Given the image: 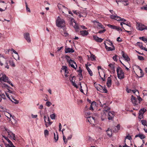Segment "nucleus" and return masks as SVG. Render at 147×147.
Wrapping results in <instances>:
<instances>
[{
    "instance_id": "nucleus-22",
    "label": "nucleus",
    "mask_w": 147,
    "mask_h": 147,
    "mask_svg": "<svg viewBox=\"0 0 147 147\" xmlns=\"http://www.w3.org/2000/svg\"><path fill=\"white\" fill-rule=\"evenodd\" d=\"M105 46V47L106 49L108 51H112L115 50V48L114 47H108L106 45L105 43H104Z\"/></svg>"
},
{
    "instance_id": "nucleus-36",
    "label": "nucleus",
    "mask_w": 147,
    "mask_h": 147,
    "mask_svg": "<svg viewBox=\"0 0 147 147\" xmlns=\"http://www.w3.org/2000/svg\"><path fill=\"white\" fill-rule=\"evenodd\" d=\"M76 22H75V20L73 18H72L70 20V25L71 26H73V23H74V24L76 23Z\"/></svg>"
},
{
    "instance_id": "nucleus-31",
    "label": "nucleus",
    "mask_w": 147,
    "mask_h": 147,
    "mask_svg": "<svg viewBox=\"0 0 147 147\" xmlns=\"http://www.w3.org/2000/svg\"><path fill=\"white\" fill-rule=\"evenodd\" d=\"M146 111V110L144 108L140 109L139 112V115H143Z\"/></svg>"
},
{
    "instance_id": "nucleus-53",
    "label": "nucleus",
    "mask_w": 147,
    "mask_h": 147,
    "mask_svg": "<svg viewBox=\"0 0 147 147\" xmlns=\"http://www.w3.org/2000/svg\"><path fill=\"white\" fill-rule=\"evenodd\" d=\"M110 109V108L108 107H105L103 111V112H107Z\"/></svg>"
},
{
    "instance_id": "nucleus-24",
    "label": "nucleus",
    "mask_w": 147,
    "mask_h": 147,
    "mask_svg": "<svg viewBox=\"0 0 147 147\" xmlns=\"http://www.w3.org/2000/svg\"><path fill=\"white\" fill-rule=\"evenodd\" d=\"M111 84V80L110 77H109L107 79V86L108 87H110Z\"/></svg>"
},
{
    "instance_id": "nucleus-33",
    "label": "nucleus",
    "mask_w": 147,
    "mask_h": 147,
    "mask_svg": "<svg viewBox=\"0 0 147 147\" xmlns=\"http://www.w3.org/2000/svg\"><path fill=\"white\" fill-rule=\"evenodd\" d=\"M74 25H73V26L74 27V28L75 29L76 31V32H78V31L79 29V27L78 24H76V23H75Z\"/></svg>"
},
{
    "instance_id": "nucleus-12",
    "label": "nucleus",
    "mask_w": 147,
    "mask_h": 147,
    "mask_svg": "<svg viewBox=\"0 0 147 147\" xmlns=\"http://www.w3.org/2000/svg\"><path fill=\"white\" fill-rule=\"evenodd\" d=\"M131 100L134 106L138 104V102H137V98L133 95L131 96Z\"/></svg>"
},
{
    "instance_id": "nucleus-17",
    "label": "nucleus",
    "mask_w": 147,
    "mask_h": 147,
    "mask_svg": "<svg viewBox=\"0 0 147 147\" xmlns=\"http://www.w3.org/2000/svg\"><path fill=\"white\" fill-rule=\"evenodd\" d=\"M94 39V40L98 42H102L103 39L101 38H99L96 36H93Z\"/></svg>"
},
{
    "instance_id": "nucleus-64",
    "label": "nucleus",
    "mask_w": 147,
    "mask_h": 147,
    "mask_svg": "<svg viewBox=\"0 0 147 147\" xmlns=\"http://www.w3.org/2000/svg\"><path fill=\"white\" fill-rule=\"evenodd\" d=\"M145 132L146 133H147V125L145 126H144V128H143Z\"/></svg>"
},
{
    "instance_id": "nucleus-55",
    "label": "nucleus",
    "mask_w": 147,
    "mask_h": 147,
    "mask_svg": "<svg viewBox=\"0 0 147 147\" xmlns=\"http://www.w3.org/2000/svg\"><path fill=\"white\" fill-rule=\"evenodd\" d=\"M95 85V84H94V86L96 88L97 90L100 92V90H100V89L101 88V87H100V86H99V84H98V87H96Z\"/></svg>"
},
{
    "instance_id": "nucleus-7",
    "label": "nucleus",
    "mask_w": 147,
    "mask_h": 147,
    "mask_svg": "<svg viewBox=\"0 0 147 147\" xmlns=\"http://www.w3.org/2000/svg\"><path fill=\"white\" fill-rule=\"evenodd\" d=\"M3 137L5 139V140L7 141L9 143V144H5V147H15V146H14L12 143L11 142V141L7 137H5L4 136H3Z\"/></svg>"
},
{
    "instance_id": "nucleus-35",
    "label": "nucleus",
    "mask_w": 147,
    "mask_h": 147,
    "mask_svg": "<svg viewBox=\"0 0 147 147\" xmlns=\"http://www.w3.org/2000/svg\"><path fill=\"white\" fill-rule=\"evenodd\" d=\"M141 122L142 124L144 126H146L147 125V122L145 120H142L141 121Z\"/></svg>"
},
{
    "instance_id": "nucleus-28",
    "label": "nucleus",
    "mask_w": 147,
    "mask_h": 147,
    "mask_svg": "<svg viewBox=\"0 0 147 147\" xmlns=\"http://www.w3.org/2000/svg\"><path fill=\"white\" fill-rule=\"evenodd\" d=\"M85 65L86 68L87 69L90 76H92L93 75V73L92 71L88 67V65L87 64H86Z\"/></svg>"
},
{
    "instance_id": "nucleus-38",
    "label": "nucleus",
    "mask_w": 147,
    "mask_h": 147,
    "mask_svg": "<svg viewBox=\"0 0 147 147\" xmlns=\"http://www.w3.org/2000/svg\"><path fill=\"white\" fill-rule=\"evenodd\" d=\"M16 55H15L14 57V58L16 59L17 60V59L18 60H20V56L18 54V53H17V54H16Z\"/></svg>"
},
{
    "instance_id": "nucleus-49",
    "label": "nucleus",
    "mask_w": 147,
    "mask_h": 147,
    "mask_svg": "<svg viewBox=\"0 0 147 147\" xmlns=\"http://www.w3.org/2000/svg\"><path fill=\"white\" fill-rule=\"evenodd\" d=\"M140 39L142 40L144 42H146L147 40V38H145L144 37H140L139 38Z\"/></svg>"
},
{
    "instance_id": "nucleus-20",
    "label": "nucleus",
    "mask_w": 147,
    "mask_h": 147,
    "mask_svg": "<svg viewBox=\"0 0 147 147\" xmlns=\"http://www.w3.org/2000/svg\"><path fill=\"white\" fill-rule=\"evenodd\" d=\"M5 115L7 117V118L9 119V121H10V120H11V119H10V117L11 118V117H12V119L14 120V116H12V115L11 114L8 113L7 112H6L5 113Z\"/></svg>"
},
{
    "instance_id": "nucleus-29",
    "label": "nucleus",
    "mask_w": 147,
    "mask_h": 147,
    "mask_svg": "<svg viewBox=\"0 0 147 147\" xmlns=\"http://www.w3.org/2000/svg\"><path fill=\"white\" fill-rule=\"evenodd\" d=\"M5 129L6 130L8 133V137H9L10 138H11L12 137V138L13 135L12 134H13L11 131H10L9 130H8L6 128H5Z\"/></svg>"
},
{
    "instance_id": "nucleus-46",
    "label": "nucleus",
    "mask_w": 147,
    "mask_h": 147,
    "mask_svg": "<svg viewBox=\"0 0 147 147\" xmlns=\"http://www.w3.org/2000/svg\"><path fill=\"white\" fill-rule=\"evenodd\" d=\"M109 66L110 67L111 69L115 71V67L113 66V64H110L109 65Z\"/></svg>"
},
{
    "instance_id": "nucleus-26",
    "label": "nucleus",
    "mask_w": 147,
    "mask_h": 147,
    "mask_svg": "<svg viewBox=\"0 0 147 147\" xmlns=\"http://www.w3.org/2000/svg\"><path fill=\"white\" fill-rule=\"evenodd\" d=\"M5 99L6 97L4 94H2L1 91L0 90V102H1L2 99Z\"/></svg>"
},
{
    "instance_id": "nucleus-11",
    "label": "nucleus",
    "mask_w": 147,
    "mask_h": 147,
    "mask_svg": "<svg viewBox=\"0 0 147 147\" xmlns=\"http://www.w3.org/2000/svg\"><path fill=\"white\" fill-rule=\"evenodd\" d=\"M93 22L94 23V25L98 26V28L99 29L101 28L102 29H105V27H103L102 25L98 22L94 20L93 21Z\"/></svg>"
},
{
    "instance_id": "nucleus-6",
    "label": "nucleus",
    "mask_w": 147,
    "mask_h": 147,
    "mask_svg": "<svg viewBox=\"0 0 147 147\" xmlns=\"http://www.w3.org/2000/svg\"><path fill=\"white\" fill-rule=\"evenodd\" d=\"M110 18L112 19H115L117 21H122L123 22H125L126 21V20L123 19L117 16H115L114 15H111L110 16Z\"/></svg>"
},
{
    "instance_id": "nucleus-42",
    "label": "nucleus",
    "mask_w": 147,
    "mask_h": 147,
    "mask_svg": "<svg viewBox=\"0 0 147 147\" xmlns=\"http://www.w3.org/2000/svg\"><path fill=\"white\" fill-rule=\"evenodd\" d=\"M122 2H123V4L124 5H127L129 4V3L128 2V0H126L125 1H122Z\"/></svg>"
},
{
    "instance_id": "nucleus-10",
    "label": "nucleus",
    "mask_w": 147,
    "mask_h": 147,
    "mask_svg": "<svg viewBox=\"0 0 147 147\" xmlns=\"http://www.w3.org/2000/svg\"><path fill=\"white\" fill-rule=\"evenodd\" d=\"M115 116V113L113 111H109L108 113V119L109 120H112Z\"/></svg>"
},
{
    "instance_id": "nucleus-30",
    "label": "nucleus",
    "mask_w": 147,
    "mask_h": 147,
    "mask_svg": "<svg viewBox=\"0 0 147 147\" xmlns=\"http://www.w3.org/2000/svg\"><path fill=\"white\" fill-rule=\"evenodd\" d=\"M107 134L109 137H111L112 135V131L111 129L109 128H108L106 131Z\"/></svg>"
},
{
    "instance_id": "nucleus-54",
    "label": "nucleus",
    "mask_w": 147,
    "mask_h": 147,
    "mask_svg": "<svg viewBox=\"0 0 147 147\" xmlns=\"http://www.w3.org/2000/svg\"><path fill=\"white\" fill-rule=\"evenodd\" d=\"M138 58L140 60L143 61L144 60V58L143 57L140 56H138Z\"/></svg>"
},
{
    "instance_id": "nucleus-1",
    "label": "nucleus",
    "mask_w": 147,
    "mask_h": 147,
    "mask_svg": "<svg viewBox=\"0 0 147 147\" xmlns=\"http://www.w3.org/2000/svg\"><path fill=\"white\" fill-rule=\"evenodd\" d=\"M8 61L3 55L0 54V65L5 68L9 69V67L8 65Z\"/></svg>"
},
{
    "instance_id": "nucleus-14",
    "label": "nucleus",
    "mask_w": 147,
    "mask_h": 147,
    "mask_svg": "<svg viewBox=\"0 0 147 147\" xmlns=\"http://www.w3.org/2000/svg\"><path fill=\"white\" fill-rule=\"evenodd\" d=\"M69 65L71 66L72 67L74 68L75 69H76V67H75V66L73 64L74 63L76 64V67H77V65L76 64V63L74 61H73L71 59H70V60H69Z\"/></svg>"
},
{
    "instance_id": "nucleus-43",
    "label": "nucleus",
    "mask_w": 147,
    "mask_h": 147,
    "mask_svg": "<svg viewBox=\"0 0 147 147\" xmlns=\"http://www.w3.org/2000/svg\"><path fill=\"white\" fill-rule=\"evenodd\" d=\"M138 137H139L141 139H142L145 138V136L142 134H139L138 135Z\"/></svg>"
},
{
    "instance_id": "nucleus-40",
    "label": "nucleus",
    "mask_w": 147,
    "mask_h": 147,
    "mask_svg": "<svg viewBox=\"0 0 147 147\" xmlns=\"http://www.w3.org/2000/svg\"><path fill=\"white\" fill-rule=\"evenodd\" d=\"M99 102V105L102 107H105L106 106H107V104L106 103H103V104L101 103L100 101Z\"/></svg>"
},
{
    "instance_id": "nucleus-48",
    "label": "nucleus",
    "mask_w": 147,
    "mask_h": 147,
    "mask_svg": "<svg viewBox=\"0 0 147 147\" xmlns=\"http://www.w3.org/2000/svg\"><path fill=\"white\" fill-rule=\"evenodd\" d=\"M1 86L3 88H9V87L8 86V85L7 84H1Z\"/></svg>"
},
{
    "instance_id": "nucleus-32",
    "label": "nucleus",
    "mask_w": 147,
    "mask_h": 147,
    "mask_svg": "<svg viewBox=\"0 0 147 147\" xmlns=\"http://www.w3.org/2000/svg\"><path fill=\"white\" fill-rule=\"evenodd\" d=\"M56 134L55 133H54V139L55 142H56L58 140L59 138V136L57 133L56 132Z\"/></svg>"
},
{
    "instance_id": "nucleus-45",
    "label": "nucleus",
    "mask_w": 147,
    "mask_h": 147,
    "mask_svg": "<svg viewBox=\"0 0 147 147\" xmlns=\"http://www.w3.org/2000/svg\"><path fill=\"white\" fill-rule=\"evenodd\" d=\"M44 134L45 137L48 136L49 134V132L47 129L45 130L44 132Z\"/></svg>"
},
{
    "instance_id": "nucleus-13",
    "label": "nucleus",
    "mask_w": 147,
    "mask_h": 147,
    "mask_svg": "<svg viewBox=\"0 0 147 147\" xmlns=\"http://www.w3.org/2000/svg\"><path fill=\"white\" fill-rule=\"evenodd\" d=\"M24 38L28 42H30L31 39L29 34L28 33H26L24 34Z\"/></svg>"
},
{
    "instance_id": "nucleus-27",
    "label": "nucleus",
    "mask_w": 147,
    "mask_h": 147,
    "mask_svg": "<svg viewBox=\"0 0 147 147\" xmlns=\"http://www.w3.org/2000/svg\"><path fill=\"white\" fill-rule=\"evenodd\" d=\"M80 33L83 36H86L88 34V31L86 30L80 31Z\"/></svg>"
},
{
    "instance_id": "nucleus-3",
    "label": "nucleus",
    "mask_w": 147,
    "mask_h": 147,
    "mask_svg": "<svg viewBox=\"0 0 147 147\" xmlns=\"http://www.w3.org/2000/svg\"><path fill=\"white\" fill-rule=\"evenodd\" d=\"M117 71L118 77L119 79H122L124 78V73L121 68L119 67H117Z\"/></svg>"
},
{
    "instance_id": "nucleus-34",
    "label": "nucleus",
    "mask_w": 147,
    "mask_h": 147,
    "mask_svg": "<svg viewBox=\"0 0 147 147\" xmlns=\"http://www.w3.org/2000/svg\"><path fill=\"white\" fill-rule=\"evenodd\" d=\"M136 44L137 46H138L141 49H142V48H143V47L142 43L138 42L136 43Z\"/></svg>"
},
{
    "instance_id": "nucleus-56",
    "label": "nucleus",
    "mask_w": 147,
    "mask_h": 147,
    "mask_svg": "<svg viewBox=\"0 0 147 147\" xmlns=\"http://www.w3.org/2000/svg\"><path fill=\"white\" fill-rule=\"evenodd\" d=\"M8 88H7L8 90V92L10 93H11L12 94H15V92L14 91H13L9 89Z\"/></svg>"
},
{
    "instance_id": "nucleus-23",
    "label": "nucleus",
    "mask_w": 147,
    "mask_h": 147,
    "mask_svg": "<svg viewBox=\"0 0 147 147\" xmlns=\"http://www.w3.org/2000/svg\"><path fill=\"white\" fill-rule=\"evenodd\" d=\"M101 119L102 121H104L105 119H107V114L105 112H103V113H102Z\"/></svg>"
},
{
    "instance_id": "nucleus-9",
    "label": "nucleus",
    "mask_w": 147,
    "mask_h": 147,
    "mask_svg": "<svg viewBox=\"0 0 147 147\" xmlns=\"http://www.w3.org/2000/svg\"><path fill=\"white\" fill-rule=\"evenodd\" d=\"M5 93L7 96L12 102L16 104H17L19 103V101L14 99L13 97L11 95V98L10 97V96L7 93L5 92Z\"/></svg>"
},
{
    "instance_id": "nucleus-57",
    "label": "nucleus",
    "mask_w": 147,
    "mask_h": 147,
    "mask_svg": "<svg viewBox=\"0 0 147 147\" xmlns=\"http://www.w3.org/2000/svg\"><path fill=\"white\" fill-rule=\"evenodd\" d=\"M123 23L124 24H125L130 27L131 26V24L129 23H128L126 21V22H124Z\"/></svg>"
},
{
    "instance_id": "nucleus-60",
    "label": "nucleus",
    "mask_w": 147,
    "mask_h": 147,
    "mask_svg": "<svg viewBox=\"0 0 147 147\" xmlns=\"http://www.w3.org/2000/svg\"><path fill=\"white\" fill-rule=\"evenodd\" d=\"M62 35L63 36H67L68 35V34L66 32H63V33L62 34Z\"/></svg>"
},
{
    "instance_id": "nucleus-59",
    "label": "nucleus",
    "mask_w": 147,
    "mask_h": 147,
    "mask_svg": "<svg viewBox=\"0 0 147 147\" xmlns=\"http://www.w3.org/2000/svg\"><path fill=\"white\" fill-rule=\"evenodd\" d=\"M50 117L52 119H55V115L54 113L50 115Z\"/></svg>"
},
{
    "instance_id": "nucleus-51",
    "label": "nucleus",
    "mask_w": 147,
    "mask_h": 147,
    "mask_svg": "<svg viewBox=\"0 0 147 147\" xmlns=\"http://www.w3.org/2000/svg\"><path fill=\"white\" fill-rule=\"evenodd\" d=\"M79 69L78 70V72H79L78 75L79 76H82V70L81 69V68L80 67H79Z\"/></svg>"
},
{
    "instance_id": "nucleus-61",
    "label": "nucleus",
    "mask_w": 147,
    "mask_h": 147,
    "mask_svg": "<svg viewBox=\"0 0 147 147\" xmlns=\"http://www.w3.org/2000/svg\"><path fill=\"white\" fill-rule=\"evenodd\" d=\"M104 29L103 30H100L98 33L100 34H102V33H104L106 31V30L105 29Z\"/></svg>"
},
{
    "instance_id": "nucleus-63",
    "label": "nucleus",
    "mask_w": 147,
    "mask_h": 147,
    "mask_svg": "<svg viewBox=\"0 0 147 147\" xmlns=\"http://www.w3.org/2000/svg\"><path fill=\"white\" fill-rule=\"evenodd\" d=\"M117 55H115L113 56V58L114 61H117Z\"/></svg>"
},
{
    "instance_id": "nucleus-62",
    "label": "nucleus",
    "mask_w": 147,
    "mask_h": 147,
    "mask_svg": "<svg viewBox=\"0 0 147 147\" xmlns=\"http://www.w3.org/2000/svg\"><path fill=\"white\" fill-rule=\"evenodd\" d=\"M65 58L67 60V61L68 62V63H69V60H69V59L70 58V57L67 55H66L65 56Z\"/></svg>"
},
{
    "instance_id": "nucleus-15",
    "label": "nucleus",
    "mask_w": 147,
    "mask_h": 147,
    "mask_svg": "<svg viewBox=\"0 0 147 147\" xmlns=\"http://www.w3.org/2000/svg\"><path fill=\"white\" fill-rule=\"evenodd\" d=\"M88 119V121L90 123L92 124L95 122V120L94 118L92 117H86Z\"/></svg>"
},
{
    "instance_id": "nucleus-39",
    "label": "nucleus",
    "mask_w": 147,
    "mask_h": 147,
    "mask_svg": "<svg viewBox=\"0 0 147 147\" xmlns=\"http://www.w3.org/2000/svg\"><path fill=\"white\" fill-rule=\"evenodd\" d=\"M107 26L109 28H111V29H115V28H116V26H113L110 24H108L107 25Z\"/></svg>"
},
{
    "instance_id": "nucleus-19",
    "label": "nucleus",
    "mask_w": 147,
    "mask_h": 147,
    "mask_svg": "<svg viewBox=\"0 0 147 147\" xmlns=\"http://www.w3.org/2000/svg\"><path fill=\"white\" fill-rule=\"evenodd\" d=\"M74 51V50L72 48H66L65 50V53H73Z\"/></svg>"
},
{
    "instance_id": "nucleus-21",
    "label": "nucleus",
    "mask_w": 147,
    "mask_h": 147,
    "mask_svg": "<svg viewBox=\"0 0 147 147\" xmlns=\"http://www.w3.org/2000/svg\"><path fill=\"white\" fill-rule=\"evenodd\" d=\"M96 102L94 101H93L91 104L89 109L92 111H93V108L96 107Z\"/></svg>"
},
{
    "instance_id": "nucleus-47",
    "label": "nucleus",
    "mask_w": 147,
    "mask_h": 147,
    "mask_svg": "<svg viewBox=\"0 0 147 147\" xmlns=\"http://www.w3.org/2000/svg\"><path fill=\"white\" fill-rule=\"evenodd\" d=\"M9 63L10 65L13 67H15V64L13 62V61H9Z\"/></svg>"
},
{
    "instance_id": "nucleus-37",
    "label": "nucleus",
    "mask_w": 147,
    "mask_h": 147,
    "mask_svg": "<svg viewBox=\"0 0 147 147\" xmlns=\"http://www.w3.org/2000/svg\"><path fill=\"white\" fill-rule=\"evenodd\" d=\"M91 60L92 61H95L96 60V57L93 54L91 55L90 57Z\"/></svg>"
},
{
    "instance_id": "nucleus-52",
    "label": "nucleus",
    "mask_w": 147,
    "mask_h": 147,
    "mask_svg": "<svg viewBox=\"0 0 147 147\" xmlns=\"http://www.w3.org/2000/svg\"><path fill=\"white\" fill-rule=\"evenodd\" d=\"M71 84L72 85L74 86L76 88H78V86L76 84L75 82H71Z\"/></svg>"
},
{
    "instance_id": "nucleus-16",
    "label": "nucleus",
    "mask_w": 147,
    "mask_h": 147,
    "mask_svg": "<svg viewBox=\"0 0 147 147\" xmlns=\"http://www.w3.org/2000/svg\"><path fill=\"white\" fill-rule=\"evenodd\" d=\"M58 7L59 10L61 11L63 13H64V11L65 10H67V8L65 6L61 5L59 6L58 5Z\"/></svg>"
},
{
    "instance_id": "nucleus-4",
    "label": "nucleus",
    "mask_w": 147,
    "mask_h": 147,
    "mask_svg": "<svg viewBox=\"0 0 147 147\" xmlns=\"http://www.w3.org/2000/svg\"><path fill=\"white\" fill-rule=\"evenodd\" d=\"M136 29L140 31L147 30V26L142 23L136 22Z\"/></svg>"
},
{
    "instance_id": "nucleus-18",
    "label": "nucleus",
    "mask_w": 147,
    "mask_h": 147,
    "mask_svg": "<svg viewBox=\"0 0 147 147\" xmlns=\"http://www.w3.org/2000/svg\"><path fill=\"white\" fill-rule=\"evenodd\" d=\"M122 54L123 57L125 61H128L130 60V58L126 54H125L123 51H122Z\"/></svg>"
},
{
    "instance_id": "nucleus-5",
    "label": "nucleus",
    "mask_w": 147,
    "mask_h": 147,
    "mask_svg": "<svg viewBox=\"0 0 147 147\" xmlns=\"http://www.w3.org/2000/svg\"><path fill=\"white\" fill-rule=\"evenodd\" d=\"M8 77L6 76L5 75L3 74H0V82H7L9 84H10V82L8 80Z\"/></svg>"
},
{
    "instance_id": "nucleus-25",
    "label": "nucleus",
    "mask_w": 147,
    "mask_h": 147,
    "mask_svg": "<svg viewBox=\"0 0 147 147\" xmlns=\"http://www.w3.org/2000/svg\"><path fill=\"white\" fill-rule=\"evenodd\" d=\"M99 86L100 87H101V88L100 90H100V92H104L105 93H107V91L105 88H104L102 86L100 85H99Z\"/></svg>"
},
{
    "instance_id": "nucleus-8",
    "label": "nucleus",
    "mask_w": 147,
    "mask_h": 147,
    "mask_svg": "<svg viewBox=\"0 0 147 147\" xmlns=\"http://www.w3.org/2000/svg\"><path fill=\"white\" fill-rule=\"evenodd\" d=\"M44 120L45 123V125L47 127H48L51 124L52 122L50 121V119L48 117H47L46 116H44Z\"/></svg>"
},
{
    "instance_id": "nucleus-41",
    "label": "nucleus",
    "mask_w": 147,
    "mask_h": 147,
    "mask_svg": "<svg viewBox=\"0 0 147 147\" xmlns=\"http://www.w3.org/2000/svg\"><path fill=\"white\" fill-rule=\"evenodd\" d=\"M114 128H115V130H113V131H114V132H117V131L118 130H119L120 129V125L119 124H118L117 125V126L116 128H117V130H115L116 127H115Z\"/></svg>"
},
{
    "instance_id": "nucleus-44",
    "label": "nucleus",
    "mask_w": 147,
    "mask_h": 147,
    "mask_svg": "<svg viewBox=\"0 0 147 147\" xmlns=\"http://www.w3.org/2000/svg\"><path fill=\"white\" fill-rule=\"evenodd\" d=\"M63 139L64 141V142L65 144H66L67 142V139L66 138V137L65 136H64V135H63Z\"/></svg>"
},
{
    "instance_id": "nucleus-2",
    "label": "nucleus",
    "mask_w": 147,
    "mask_h": 147,
    "mask_svg": "<svg viewBox=\"0 0 147 147\" xmlns=\"http://www.w3.org/2000/svg\"><path fill=\"white\" fill-rule=\"evenodd\" d=\"M65 22L64 20L58 16L56 21V25L59 27L62 28L65 25Z\"/></svg>"
},
{
    "instance_id": "nucleus-58",
    "label": "nucleus",
    "mask_w": 147,
    "mask_h": 147,
    "mask_svg": "<svg viewBox=\"0 0 147 147\" xmlns=\"http://www.w3.org/2000/svg\"><path fill=\"white\" fill-rule=\"evenodd\" d=\"M46 105L48 107H49L52 104L51 102L48 101L46 102Z\"/></svg>"
},
{
    "instance_id": "nucleus-50",
    "label": "nucleus",
    "mask_w": 147,
    "mask_h": 147,
    "mask_svg": "<svg viewBox=\"0 0 147 147\" xmlns=\"http://www.w3.org/2000/svg\"><path fill=\"white\" fill-rule=\"evenodd\" d=\"M25 3L26 4V9L27 11L29 12H30V9L28 7L27 3L26 2Z\"/></svg>"
}]
</instances>
